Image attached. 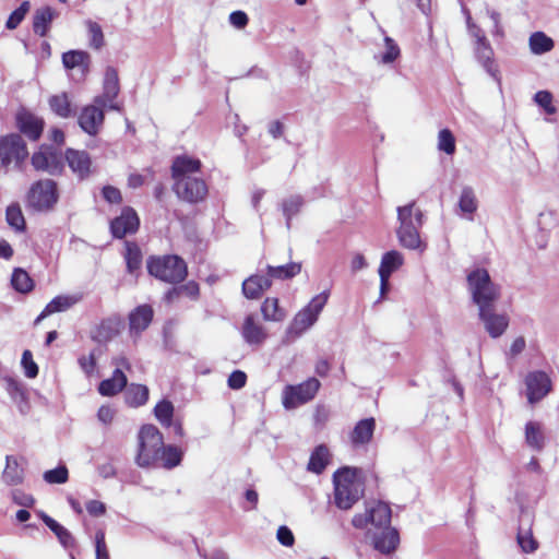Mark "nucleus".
Instances as JSON below:
<instances>
[{
	"label": "nucleus",
	"mask_w": 559,
	"mask_h": 559,
	"mask_svg": "<svg viewBox=\"0 0 559 559\" xmlns=\"http://www.w3.org/2000/svg\"><path fill=\"white\" fill-rule=\"evenodd\" d=\"M424 214L419 209L415 210V201L397 207V221L400 226L396 235L401 246L411 250L425 249L419 236V228L423 226Z\"/></svg>",
	"instance_id": "1"
},
{
	"label": "nucleus",
	"mask_w": 559,
	"mask_h": 559,
	"mask_svg": "<svg viewBox=\"0 0 559 559\" xmlns=\"http://www.w3.org/2000/svg\"><path fill=\"white\" fill-rule=\"evenodd\" d=\"M359 469L343 466L333 474L334 503L341 510H349L362 497L361 485L356 481Z\"/></svg>",
	"instance_id": "2"
},
{
	"label": "nucleus",
	"mask_w": 559,
	"mask_h": 559,
	"mask_svg": "<svg viewBox=\"0 0 559 559\" xmlns=\"http://www.w3.org/2000/svg\"><path fill=\"white\" fill-rule=\"evenodd\" d=\"M146 269L151 276L175 285L182 283L188 275L186 261L177 254L151 255Z\"/></svg>",
	"instance_id": "3"
},
{
	"label": "nucleus",
	"mask_w": 559,
	"mask_h": 559,
	"mask_svg": "<svg viewBox=\"0 0 559 559\" xmlns=\"http://www.w3.org/2000/svg\"><path fill=\"white\" fill-rule=\"evenodd\" d=\"M466 281L472 300L478 309L496 306L500 298V287L491 281L486 269H474L467 274Z\"/></svg>",
	"instance_id": "4"
},
{
	"label": "nucleus",
	"mask_w": 559,
	"mask_h": 559,
	"mask_svg": "<svg viewBox=\"0 0 559 559\" xmlns=\"http://www.w3.org/2000/svg\"><path fill=\"white\" fill-rule=\"evenodd\" d=\"M163 445L164 437L158 428L151 424L143 425L138 433L135 463L140 467L157 466Z\"/></svg>",
	"instance_id": "5"
},
{
	"label": "nucleus",
	"mask_w": 559,
	"mask_h": 559,
	"mask_svg": "<svg viewBox=\"0 0 559 559\" xmlns=\"http://www.w3.org/2000/svg\"><path fill=\"white\" fill-rule=\"evenodd\" d=\"M329 299V292L324 290L314 296L310 302L294 317L285 333V343H292L311 328Z\"/></svg>",
	"instance_id": "6"
},
{
	"label": "nucleus",
	"mask_w": 559,
	"mask_h": 559,
	"mask_svg": "<svg viewBox=\"0 0 559 559\" xmlns=\"http://www.w3.org/2000/svg\"><path fill=\"white\" fill-rule=\"evenodd\" d=\"M59 201L58 185L52 179L33 182L26 194V203L35 212L51 211Z\"/></svg>",
	"instance_id": "7"
},
{
	"label": "nucleus",
	"mask_w": 559,
	"mask_h": 559,
	"mask_svg": "<svg viewBox=\"0 0 559 559\" xmlns=\"http://www.w3.org/2000/svg\"><path fill=\"white\" fill-rule=\"evenodd\" d=\"M27 157V144L21 134L0 135V168L8 169L11 164L20 168Z\"/></svg>",
	"instance_id": "8"
},
{
	"label": "nucleus",
	"mask_w": 559,
	"mask_h": 559,
	"mask_svg": "<svg viewBox=\"0 0 559 559\" xmlns=\"http://www.w3.org/2000/svg\"><path fill=\"white\" fill-rule=\"evenodd\" d=\"M31 164L35 170L55 177L63 175L66 169L63 153L51 144H41L39 150L33 153Z\"/></svg>",
	"instance_id": "9"
},
{
	"label": "nucleus",
	"mask_w": 559,
	"mask_h": 559,
	"mask_svg": "<svg viewBox=\"0 0 559 559\" xmlns=\"http://www.w3.org/2000/svg\"><path fill=\"white\" fill-rule=\"evenodd\" d=\"M320 381L316 378L293 385L288 384L284 388L282 394V404L285 409H294L304 405L314 399L320 389Z\"/></svg>",
	"instance_id": "10"
},
{
	"label": "nucleus",
	"mask_w": 559,
	"mask_h": 559,
	"mask_svg": "<svg viewBox=\"0 0 559 559\" xmlns=\"http://www.w3.org/2000/svg\"><path fill=\"white\" fill-rule=\"evenodd\" d=\"M173 189L180 200L188 203L203 201L209 191L205 181L193 176L176 179Z\"/></svg>",
	"instance_id": "11"
},
{
	"label": "nucleus",
	"mask_w": 559,
	"mask_h": 559,
	"mask_svg": "<svg viewBox=\"0 0 559 559\" xmlns=\"http://www.w3.org/2000/svg\"><path fill=\"white\" fill-rule=\"evenodd\" d=\"M526 397L531 405L540 402L552 389L549 376L542 370L531 371L525 377Z\"/></svg>",
	"instance_id": "12"
},
{
	"label": "nucleus",
	"mask_w": 559,
	"mask_h": 559,
	"mask_svg": "<svg viewBox=\"0 0 559 559\" xmlns=\"http://www.w3.org/2000/svg\"><path fill=\"white\" fill-rule=\"evenodd\" d=\"M15 127L19 134L25 135L31 141H38L45 129V120L32 111L21 108L15 114Z\"/></svg>",
	"instance_id": "13"
},
{
	"label": "nucleus",
	"mask_w": 559,
	"mask_h": 559,
	"mask_svg": "<svg viewBox=\"0 0 559 559\" xmlns=\"http://www.w3.org/2000/svg\"><path fill=\"white\" fill-rule=\"evenodd\" d=\"M63 162L69 166L79 181H84L92 174V158L88 152L68 147L63 153Z\"/></svg>",
	"instance_id": "14"
},
{
	"label": "nucleus",
	"mask_w": 559,
	"mask_h": 559,
	"mask_svg": "<svg viewBox=\"0 0 559 559\" xmlns=\"http://www.w3.org/2000/svg\"><path fill=\"white\" fill-rule=\"evenodd\" d=\"M104 108L106 106H98L97 104L84 106L78 116V123L83 132L88 135L95 136L99 133L104 120Z\"/></svg>",
	"instance_id": "15"
},
{
	"label": "nucleus",
	"mask_w": 559,
	"mask_h": 559,
	"mask_svg": "<svg viewBox=\"0 0 559 559\" xmlns=\"http://www.w3.org/2000/svg\"><path fill=\"white\" fill-rule=\"evenodd\" d=\"M140 226V218L136 212L130 207L124 206L121 214L110 222V233L114 238L122 239L129 234H135Z\"/></svg>",
	"instance_id": "16"
},
{
	"label": "nucleus",
	"mask_w": 559,
	"mask_h": 559,
	"mask_svg": "<svg viewBox=\"0 0 559 559\" xmlns=\"http://www.w3.org/2000/svg\"><path fill=\"white\" fill-rule=\"evenodd\" d=\"M479 320L492 338L500 337L509 326V318L504 313H497L496 306L478 309Z\"/></svg>",
	"instance_id": "17"
},
{
	"label": "nucleus",
	"mask_w": 559,
	"mask_h": 559,
	"mask_svg": "<svg viewBox=\"0 0 559 559\" xmlns=\"http://www.w3.org/2000/svg\"><path fill=\"white\" fill-rule=\"evenodd\" d=\"M123 328L124 319L120 314L114 313L100 321L91 337L99 344H105L119 335Z\"/></svg>",
	"instance_id": "18"
},
{
	"label": "nucleus",
	"mask_w": 559,
	"mask_h": 559,
	"mask_svg": "<svg viewBox=\"0 0 559 559\" xmlns=\"http://www.w3.org/2000/svg\"><path fill=\"white\" fill-rule=\"evenodd\" d=\"M153 318L154 310L151 305L135 307L128 316L130 335L140 336L150 326Z\"/></svg>",
	"instance_id": "19"
},
{
	"label": "nucleus",
	"mask_w": 559,
	"mask_h": 559,
	"mask_svg": "<svg viewBox=\"0 0 559 559\" xmlns=\"http://www.w3.org/2000/svg\"><path fill=\"white\" fill-rule=\"evenodd\" d=\"M120 92L118 72L114 67H107L103 83V94L94 98L98 106H106L107 102L115 100Z\"/></svg>",
	"instance_id": "20"
},
{
	"label": "nucleus",
	"mask_w": 559,
	"mask_h": 559,
	"mask_svg": "<svg viewBox=\"0 0 559 559\" xmlns=\"http://www.w3.org/2000/svg\"><path fill=\"white\" fill-rule=\"evenodd\" d=\"M62 64L66 70L78 69L80 78L84 79L90 72L91 56L84 50H69L62 53Z\"/></svg>",
	"instance_id": "21"
},
{
	"label": "nucleus",
	"mask_w": 559,
	"mask_h": 559,
	"mask_svg": "<svg viewBox=\"0 0 559 559\" xmlns=\"http://www.w3.org/2000/svg\"><path fill=\"white\" fill-rule=\"evenodd\" d=\"M400 544V534L396 528L388 526L379 534H373L372 545L381 554L389 555L395 551Z\"/></svg>",
	"instance_id": "22"
},
{
	"label": "nucleus",
	"mask_w": 559,
	"mask_h": 559,
	"mask_svg": "<svg viewBox=\"0 0 559 559\" xmlns=\"http://www.w3.org/2000/svg\"><path fill=\"white\" fill-rule=\"evenodd\" d=\"M58 15L59 13L49 5L36 9L32 21L33 32L40 37H46L52 21L58 17Z\"/></svg>",
	"instance_id": "23"
},
{
	"label": "nucleus",
	"mask_w": 559,
	"mask_h": 559,
	"mask_svg": "<svg viewBox=\"0 0 559 559\" xmlns=\"http://www.w3.org/2000/svg\"><path fill=\"white\" fill-rule=\"evenodd\" d=\"M50 110L59 118L68 119L78 115V107L72 104L68 93L51 95L48 98Z\"/></svg>",
	"instance_id": "24"
},
{
	"label": "nucleus",
	"mask_w": 559,
	"mask_h": 559,
	"mask_svg": "<svg viewBox=\"0 0 559 559\" xmlns=\"http://www.w3.org/2000/svg\"><path fill=\"white\" fill-rule=\"evenodd\" d=\"M272 286V282L265 275L254 274L242 283V294L248 299H258L262 293Z\"/></svg>",
	"instance_id": "25"
},
{
	"label": "nucleus",
	"mask_w": 559,
	"mask_h": 559,
	"mask_svg": "<svg viewBox=\"0 0 559 559\" xmlns=\"http://www.w3.org/2000/svg\"><path fill=\"white\" fill-rule=\"evenodd\" d=\"M376 429V419L373 417L364 418L356 423L350 432L352 443L357 445L367 444L371 441Z\"/></svg>",
	"instance_id": "26"
},
{
	"label": "nucleus",
	"mask_w": 559,
	"mask_h": 559,
	"mask_svg": "<svg viewBox=\"0 0 559 559\" xmlns=\"http://www.w3.org/2000/svg\"><path fill=\"white\" fill-rule=\"evenodd\" d=\"M128 379L121 368H116L112 376L100 381L98 392L103 396H114L127 386Z\"/></svg>",
	"instance_id": "27"
},
{
	"label": "nucleus",
	"mask_w": 559,
	"mask_h": 559,
	"mask_svg": "<svg viewBox=\"0 0 559 559\" xmlns=\"http://www.w3.org/2000/svg\"><path fill=\"white\" fill-rule=\"evenodd\" d=\"M201 162L187 155L177 156L171 165V177L174 180L191 176V174L199 171Z\"/></svg>",
	"instance_id": "28"
},
{
	"label": "nucleus",
	"mask_w": 559,
	"mask_h": 559,
	"mask_svg": "<svg viewBox=\"0 0 559 559\" xmlns=\"http://www.w3.org/2000/svg\"><path fill=\"white\" fill-rule=\"evenodd\" d=\"M1 478L8 486H17L24 481V468L20 465L16 456H5V467Z\"/></svg>",
	"instance_id": "29"
},
{
	"label": "nucleus",
	"mask_w": 559,
	"mask_h": 559,
	"mask_svg": "<svg viewBox=\"0 0 559 559\" xmlns=\"http://www.w3.org/2000/svg\"><path fill=\"white\" fill-rule=\"evenodd\" d=\"M331 459V453L325 444L317 445L310 454L307 469L313 474L320 475L326 468Z\"/></svg>",
	"instance_id": "30"
},
{
	"label": "nucleus",
	"mask_w": 559,
	"mask_h": 559,
	"mask_svg": "<svg viewBox=\"0 0 559 559\" xmlns=\"http://www.w3.org/2000/svg\"><path fill=\"white\" fill-rule=\"evenodd\" d=\"M241 334L243 340L250 345H260L266 338L264 329L254 322L252 314L246 317Z\"/></svg>",
	"instance_id": "31"
},
{
	"label": "nucleus",
	"mask_w": 559,
	"mask_h": 559,
	"mask_svg": "<svg viewBox=\"0 0 559 559\" xmlns=\"http://www.w3.org/2000/svg\"><path fill=\"white\" fill-rule=\"evenodd\" d=\"M183 457V452L177 445H163L158 454V464L156 467L171 469L178 466Z\"/></svg>",
	"instance_id": "32"
},
{
	"label": "nucleus",
	"mask_w": 559,
	"mask_h": 559,
	"mask_svg": "<svg viewBox=\"0 0 559 559\" xmlns=\"http://www.w3.org/2000/svg\"><path fill=\"white\" fill-rule=\"evenodd\" d=\"M475 56L479 63L484 67V69L496 80L497 78V68L493 63V49L488 41L484 44H479L475 46Z\"/></svg>",
	"instance_id": "33"
},
{
	"label": "nucleus",
	"mask_w": 559,
	"mask_h": 559,
	"mask_svg": "<svg viewBox=\"0 0 559 559\" xmlns=\"http://www.w3.org/2000/svg\"><path fill=\"white\" fill-rule=\"evenodd\" d=\"M301 272V263L298 262H290L284 265L273 266L267 265L266 266V277H269L271 281L272 278L276 280H290L298 275Z\"/></svg>",
	"instance_id": "34"
},
{
	"label": "nucleus",
	"mask_w": 559,
	"mask_h": 559,
	"mask_svg": "<svg viewBox=\"0 0 559 559\" xmlns=\"http://www.w3.org/2000/svg\"><path fill=\"white\" fill-rule=\"evenodd\" d=\"M370 515V523L377 527H388L391 523V508L388 503L378 501L372 507L368 508Z\"/></svg>",
	"instance_id": "35"
},
{
	"label": "nucleus",
	"mask_w": 559,
	"mask_h": 559,
	"mask_svg": "<svg viewBox=\"0 0 559 559\" xmlns=\"http://www.w3.org/2000/svg\"><path fill=\"white\" fill-rule=\"evenodd\" d=\"M124 400L131 407L144 405L148 400V388L144 384L131 383L126 386Z\"/></svg>",
	"instance_id": "36"
},
{
	"label": "nucleus",
	"mask_w": 559,
	"mask_h": 559,
	"mask_svg": "<svg viewBox=\"0 0 559 559\" xmlns=\"http://www.w3.org/2000/svg\"><path fill=\"white\" fill-rule=\"evenodd\" d=\"M525 441L535 451H542L545 445V436L542 425L537 421H527L525 425Z\"/></svg>",
	"instance_id": "37"
},
{
	"label": "nucleus",
	"mask_w": 559,
	"mask_h": 559,
	"mask_svg": "<svg viewBox=\"0 0 559 559\" xmlns=\"http://www.w3.org/2000/svg\"><path fill=\"white\" fill-rule=\"evenodd\" d=\"M45 525L56 535L59 543L70 549L75 546V539L71 532L52 518L45 519Z\"/></svg>",
	"instance_id": "38"
},
{
	"label": "nucleus",
	"mask_w": 559,
	"mask_h": 559,
	"mask_svg": "<svg viewBox=\"0 0 559 559\" xmlns=\"http://www.w3.org/2000/svg\"><path fill=\"white\" fill-rule=\"evenodd\" d=\"M11 285L20 294H28L34 289V281L22 267H15L11 275Z\"/></svg>",
	"instance_id": "39"
},
{
	"label": "nucleus",
	"mask_w": 559,
	"mask_h": 559,
	"mask_svg": "<svg viewBox=\"0 0 559 559\" xmlns=\"http://www.w3.org/2000/svg\"><path fill=\"white\" fill-rule=\"evenodd\" d=\"M403 255L399 251H388L382 255L378 272L379 274L384 275L385 273L388 276H391L393 272L400 269V266L403 264Z\"/></svg>",
	"instance_id": "40"
},
{
	"label": "nucleus",
	"mask_w": 559,
	"mask_h": 559,
	"mask_svg": "<svg viewBox=\"0 0 559 559\" xmlns=\"http://www.w3.org/2000/svg\"><path fill=\"white\" fill-rule=\"evenodd\" d=\"M5 219L8 225L16 233L25 231L26 222L19 203H12L7 207Z\"/></svg>",
	"instance_id": "41"
},
{
	"label": "nucleus",
	"mask_w": 559,
	"mask_h": 559,
	"mask_svg": "<svg viewBox=\"0 0 559 559\" xmlns=\"http://www.w3.org/2000/svg\"><path fill=\"white\" fill-rule=\"evenodd\" d=\"M124 260L128 273L134 274L140 270L142 264V252L135 242L126 241Z\"/></svg>",
	"instance_id": "42"
},
{
	"label": "nucleus",
	"mask_w": 559,
	"mask_h": 559,
	"mask_svg": "<svg viewBox=\"0 0 559 559\" xmlns=\"http://www.w3.org/2000/svg\"><path fill=\"white\" fill-rule=\"evenodd\" d=\"M530 48L535 55H543L554 48V40L543 32H535L530 36Z\"/></svg>",
	"instance_id": "43"
},
{
	"label": "nucleus",
	"mask_w": 559,
	"mask_h": 559,
	"mask_svg": "<svg viewBox=\"0 0 559 559\" xmlns=\"http://www.w3.org/2000/svg\"><path fill=\"white\" fill-rule=\"evenodd\" d=\"M304 205V199L301 195H290L282 202L283 215L286 218V227L289 229L292 226V218L299 213Z\"/></svg>",
	"instance_id": "44"
},
{
	"label": "nucleus",
	"mask_w": 559,
	"mask_h": 559,
	"mask_svg": "<svg viewBox=\"0 0 559 559\" xmlns=\"http://www.w3.org/2000/svg\"><path fill=\"white\" fill-rule=\"evenodd\" d=\"M174 412V405L168 400L159 401L154 407V415L163 427H170Z\"/></svg>",
	"instance_id": "45"
},
{
	"label": "nucleus",
	"mask_w": 559,
	"mask_h": 559,
	"mask_svg": "<svg viewBox=\"0 0 559 559\" xmlns=\"http://www.w3.org/2000/svg\"><path fill=\"white\" fill-rule=\"evenodd\" d=\"M263 319L266 321H281L285 317V312L278 306L277 298H266L261 305Z\"/></svg>",
	"instance_id": "46"
},
{
	"label": "nucleus",
	"mask_w": 559,
	"mask_h": 559,
	"mask_svg": "<svg viewBox=\"0 0 559 559\" xmlns=\"http://www.w3.org/2000/svg\"><path fill=\"white\" fill-rule=\"evenodd\" d=\"M78 299L72 296L59 295L52 298L45 307V314H52L55 312H61L70 309L75 305Z\"/></svg>",
	"instance_id": "47"
},
{
	"label": "nucleus",
	"mask_w": 559,
	"mask_h": 559,
	"mask_svg": "<svg viewBox=\"0 0 559 559\" xmlns=\"http://www.w3.org/2000/svg\"><path fill=\"white\" fill-rule=\"evenodd\" d=\"M459 207L465 213L472 215L477 210V200L475 197V192L472 187H464L462 189L460 199H459Z\"/></svg>",
	"instance_id": "48"
},
{
	"label": "nucleus",
	"mask_w": 559,
	"mask_h": 559,
	"mask_svg": "<svg viewBox=\"0 0 559 559\" xmlns=\"http://www.w3.org/2000/svg\"><path fill=\"white\" fill-rule=\"evenodd\" d=\"M516 540L523 552L532 554L538 548V542L534 538L532 530L519 527Z\"/></svg>",
	"instance_id": "49"
},
{
	"label": "nucleus",
	"mask_w": 559,
	"mask_h": 559,
	"mask_svg": "<svg viewBox=\"0 0 559 559\" xmlns=\"http://www.w3.org/2000/svg\"><path fill=\"white\" fill-rule=\"evenodd\" d=\"M31 9L29 1L25 0L23 1L14 11L11 12L9 15L5 27L10 31L15 29L22 21L25 19L26 14L28 13Z\"/></svg>",
	"instance_id": "50"
},
{
	"label": "nucleus",
	"mask_w": 559,
	"mask_h": 559,
	"mask_svg": "<svg viewBox=\"0 0 559 559\" xmlns=\"http://www.w3.org/2000/svg\"><path fill=\"white\" fill-rule=\"evenodd\" d=\"M43 478L48 484H64L69 479V472L66 465H58L44 473Z\"/></svg>",
	"instance_id": "51"
},
{
	"label": "nucleus",
	"mask_w": 559,
	"mask_h": 559,
	"mask_svg": "<svg viewBox=\"0 0 559 559\" xmlns=\"http://www.w3.org/2000/svg\"><path fill=\"white\" fill-rule=\"evenodd\" d=\"M3 385L11 400L14 401L17 397H21L24 393H26V389L23 383L11 376H5L3 379Z\"/></svg>",
	"instance_id": "52"
},
{
	"label": "nucleus",
	"mask_w": 559,
	"mask_h": 559,
	"mask_svg": "<svg viewBox=\"0 0 559 559\" xmlns=\"http://www.w3.org/2000/svg\"><path fill=\"white\" fill-rule=\"evenodd\" d=\"M98 355H100V349L96 348V349H93L88 354V356L83 355V356L79 357L78 364H79L80 368L82 369V371L87 377H91L94 373L96 366H97Z\"/></svg>",
	"instance_id": "53"
},
{
	"label": "nucleus",
	"mask_w": 559,
	"mask_h": 559,
	"mask_svg": "<svg viewBox=\"0 0 559 559\" xmlns=\"http://www.w3.org/2000/svg\"><path fill=\"white\" fill-rule=\"evenodd\" d=\"M438 148L448 155L455 152V139L449 129H442L438 135Z\"/></svg>",
	"instance_id": "54"
},
{
	"label": "nucleus",
	"mask_w": 559,
	"mask_h": 559,
	"mask_svg": "<svg viewBox=\"0 0 559 559\" xmlns=\"http://www.w3.org/2000/svg\"><path fill=\"white\" fill-rule=\"evenodd\" d=\"M90 46L100 49L104 46V34L100 25L93 21H87Z\"/></svg>",
	"instance_id": "55"
},
{
	"label": "nucleus",
	"mask_w": 559,
	"mask_h": 559,
	"mask_svg": "<svg viewBox=\"0 0 559 559\" xmlns=\"http://www.w3.org/2000/svg\"><path fill=\"white\" fill-rule=\"evenodd\" d=\"M463 11L466 15V25L468 34L475 39V46L488 41L485 32L480 28V26L473 22L469 11L466 9H464Z\"/></svg>",
	"instance_id": "56"
},
{
	"label": "nucleus",
	"mask_w": 559,
	"mask_h": 559,
	"mask_svg": "<svg viewBox=\"0 0 559 559\" xmlns=\"http://www.w3.org/2000/svg\"><path fill=\"white\" fill-rule=\"evenodd\" d=\"M21 364L24 368V373L27 378L33 379L38 374V366L33 359L32 352L25 349L22 354Z\"/></svg>",
	"instance_id": "57"
},
{
	"label": "nucleus",
	"mask_w": 559,
	"mask_h": 559,
	"mask_svg": "<svg viewBox=\"0 0 559 559\" xmlns=\"http://www.w3.org/2000/svg\"><path fill=\"white\" fill-rule=\"evenodd\" d=\"M384 45L385 51L382 55L381 60L383 63H391L395 61L400 56V48L395 40L388 36L384 38Z\"/></svg>",
	"instance_id": "58"
},
{
	"label": "nucleus",
	"mask_w": 559,
	"mask_h": 559,
	"mask_svg": "<svg viewBox=\"0 0 559 559\" xmlns=\"http://www.w3.org/2000/svg\"><path fill=\"white\" fill-rule=\"evenodd\" d=\"M534 100L540 106L547 114H555L556 108L552 106V95L548 91H538Z\"/></svg>",
	"instance_id": "59"
},
{
	"label": "nucleus",
	"mask_w": 559,
	"mask_h": 559,
	"mask_svg": "<svg viewBox=\"0 0 559 559\" xmlns=\"http://www.w3.org/2000/svg\"><path fill=\"white\" fill-rule=\"evenodd\" d=\"M11 498L15 504L21 506L23 508H32L36 502L35 498L32 495L26 493L21 489L12 490Z\"/></svg>",
	"instance_id": "60"
},
{
	"label": "nucleus",
	"mask_w": 559,
	"mask_h": 559,
	"mask_svg": "<svg viewBox=\"0 0 559 559\" xmlns=\"http://www.w3.org/2000/svg\"><path fill=\"white\" fill-rule=\"evenodd\" d=\"M177 287L180 296H186L195 300L200 295V286L195 281H190Z\"/></svg>",
	"instance_id": "61"
},
{
	"label": "nucleus",
	"mask_w": 559,
	"mask_h": 559,
	"mask_svg": "<svg viewBox=\"0 0 559 559\" xmlns=\"http://www.w3.org/2000/svg\"><path fill=\"white\" fill-rule=\"evenodd\" d=\"M96 559H109V554L105 543V533L99 530L95 534Z\"/></svg>",
	"instance_id": "62"
},
{
	"label": "nucleus",
	"mask_w": 559,
	"mask_h": 559,
	"mask_svg": "<svg viewBox=\"0 0 559 559\" xmlns=\"http://www.w3.org/2000/svg\"><path fill=\"white\" fill-rule=\"evenodd\" d=\"M247 383V374L241 370H234L227 380V384L233 390H240Z\"/></svg>",
	"instance_id": "63"
},
{
	"label": "nucleus",
	"mask_w": 559,
	"mask_h": 559,
	"mask_svg": "<svg viewBox=\"0 0 559 559\" xmlns=\"http://www.w3.org/2000/svg\"><path fill=\"white\" fill-rule=\"evenodd\" d=\"M102 195L110 204H119L122 201L120 190L114 186H104L102 189Z\"/></svg>",
	"instance_id": "64"
}]
</instances>
